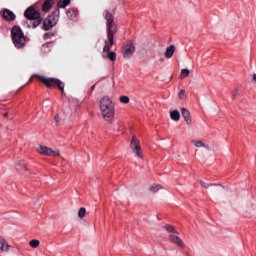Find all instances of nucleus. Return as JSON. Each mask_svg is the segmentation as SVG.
Returning <instances> with one entry per match:
<instances>
[{
    "instance_id": "f8f14e48",
    "label": "nucleus",
    "mask_w": 256,
    "mask_h": 256,
    "mask_svg": "<svg viewBox=\"0 0 256 256\" xmlns=\"http://www.w3.org/2000/svg\"><path fill=\"white\" fill-rule=\"evenodd\" d=\"M2 16L6 21H15V19H17L15 13L9 9H4Z\"/></svg>"
},
{
    "instance_id": "b1692460",
    "label": "nucleus",
    "mask_w": 256,
    "mask_h": 256,
    "mask_svg": "<svg viewBox=\"0 0 256 256\" xmlns=\"http://www.w3.org/2000/svg\"><path fill=\"white\" fill-rule=\"evenodd\" d=\"M119 101L120 103L127 105L129 104L130 99H129V96H120Z\"/></svg>"
},
{
    "instance_id": "0eeeda50",
    "label": "nucleus",
    "mask_w": 256,
    "mask_h": 256,
    "mask_svg": "<svg viewBox=\"0 0 256 256\" xmlns=\"http://www.w3.org/2000/svg\"><path fill=\"white\" fill-rule=\"evenodd\" d=\"M121 51L124 59H131L132 55L135 54V44H133V41L129 40L122 46Z\"/></svg>"
},
{
    "instance_id": "bb28decb",
    "label": "nucleus",
    "mask_w": 256,
    "mask_h": 256,
    "mask_svg": "<svg viewBox=\"0 0 256 256\" xmlns=\"http://www.w3.org/2000/svg\"><path fill=\"white\" fill-rule=\"evenodd\" d=\"M107 55L110 61H115V59H117V54L115 52H108Z\"/></svg>"
},
{
    "instance_id": "5701e85b",
    "label": "nucleus",
    "mask_w": 256,
    "mask_h": 256,
    "mask_svg": "<svg viewBox=\"0 0 256 256\" xmlns=\"http://www.w3.org/2000/svg\"><path fill=\"white\" fill-rule=\"evenodd\" d=\"M200 185L204 189H209V187H215V186H217L219 184H207V183L203 182V180H200Z\"/></svg>"
},
{
    "instance_id": "dca6fc26",
    "label": "nucleus",
    "mask_w": 256,
    "mask_h": 256,
    "mask_svg": "<svg viewBox=\"0 0 256 256\" xmlns=\"http://www.w3.org/2000/svg\"><path fill=\"white\" fill-rule=\"evenodd\" d=\"M170 119H172V121H179V119H181V114L179 113V110H173L172 112H170Z\"/></svg>"
},
{
    "instance_id": "473e14b6",
    "label": "nucleus",
    "mask_w": 256,
    "mask_h": 256,
    "mask_svg": "<svg viewBox=\"0 0 256 256\" xmlns=\"http://www.w3.org/2000/svg\"><path fill=\"white\" fill-rule=\"evenodd\" d=\"M91 91H95V85L91 87Z\"/></svg>"
},
{
    "instance_id": "f257e3e1",
    "label": "nucleus",
    "mask_w": 256,
    "mask_h": 256,
    "mask_svg": "<svg viewBox=\"0 0 256 256\" xmlns=\"http://www.w3.org/2000/svg\"><path fill=\"white\" fill-rule=\"evenodd\" d=\"M104 19L106 20V29H107V37L108 41H105V45L103 47V53H109L111 51V47L114 45V37L115 33H117V25L115 24V20L113 18V14L109 12V10H105Z\"/></svg>"
},
{
    "instance_id": "423d86ee",
    "label": "nucleus",
    "mask_w": 256,
    "mask_h": 256,
    "mask_svg": "<svg viewBox=\"0 0 256 256\" xmlns=\"http://www.w3.org/2000/svg\"><path fill=\"white\" fill-rule=\"evenodd\" d=\"M41 81L48 89L56 85L60 91H65V83L57 78H42Z\"/></svg>"
},
{
    "instance_id": "f704fd0d",
    "label": "nucleus",
    "mask_w": 256,
    "mask_h": 256,
    "mask_svg": "<svg viewBox=\"0 0 256 256\" xmlns=\"http://www.w3.org/2000/svg\"><path fill=\"white\" fill-rule=\"evenodd\" d=\"M102 79H105V77L101 78V80H100V81H102Z\"/></svg>"
},
{
    "instance_id": "72a5a7b5",
    "label": "nucleus",
    "mask_w": 256,
    "mask_h": 256,
    "mask_svg": "<svg viewBox=\"0 0 256 256\" xmlns=\"http://www.w3.org/2000/svg\"><path fill=\"white\" fill-rule=\"evenodd\" d=\"M8 116H9V114H8V113H5V114H4V117H8Z\"/></svg>"
},
{
    "instance_id": "9d476101",
    "label": "nucleus",
    "mask_w": 256,
    "mask_h": 256,
    "mask_svg": "<svg viewBox=\"0 0 256 256\" xmlns=\"http://www.w3.org/2000/svg\"><path fill=\"white\" fill-rule=\"evenodd\" d=\"M169 241L173 243V245H177V247H180L181 249H185V243H183V240L176 235H169Z\"/></svg>"
},
{
    "instance_id": "c85d7f7f",
    "label": "nucleus",
    "mask_w": 256,
    "mask_h": 256,
    "mask_svg": "<svg viewBox=\"0 0 256 256\" xmlns=\"http://www.w3.org/2000/svg\"><path fill=\"white\" fill-rule=\"evenodd\" d=\"M53 35H55V34L51 33V32H47L44 34V39H51V37H53Z\"/></svg>"
},
{
    "instance_id": "aec40b11",
    "label": "nucleus",
    "mask_w": 256,
    "mask_h": 256,
    "mask_svg": "<svg viewBox=\"0 0 256 256\" xmlns=\"http://www.w3.org/2000/svg\"><path fill=\"white\" fill-rule=\"evenodd\" d=\"M10 247L11 246L7 243V240H5L4 243L2 244V247H0L1 253H7V251H9Z\"/></svg>"
},
{
    "instance_id": "a878e982",
    "label": "nucleus",
    "mask_w": 256,
    "mask_h": 256,
    "mask_svg": "<svg viewBox=\"0 0 256 256\" xmlns=\"http://www.w3.org/2000/svg\"><path fill=\"white\" fill-rule=\"evenodd\" d=\"M161 189V185L159 184H154L150 187V191H152V193H157V191H159Z\"/></svg>"
},
{
    "instance_id": "20e7f679",
    "label": "nucleus",
    "mask_w": 256,
    "mask_h": 256,
    "mask_svg": "<svg viewBox=\"0 0 256 256\" xmlns=\"http://www.w3.org/2000/svg\"><path fill=\"white\" fill-rule=\"evenodd\" d=\"M11 38L16 49H23L27 43V38L25 37L23 30L17 25L13 26L11 29Z\"/></svg>"
},
{
    "instance_id": "ddd939ff",
    "label": "nucleus",
    "mask_w": 256,
    "mask_h": 256,
    "mask_svg": "<svg viewBox=\"0 0 256 256\" xmlns=\"http://www.w3.org/2000/svg\"><path fill=\"white\" fill-rule=\"evenodd\" d=\"M55 2L53 0H46L43 4H42V11L44 13H49V11H51V7H53V4Z\"/></svg>"
},
{
    "instance_id": "2eb2a0df",
    "label": "nucleus",
    "mask_w": 256,
    "mask_h": 256,
    "mask_svg": "<svg viewBox=\"0 0 256 256\" xmlns=\"http://www.w3.org/2000/svg\"><path fill=\"white\" fill-rule=\"evenodd\" d=\"M67 17L71 21H75L77 19V9H75V8L68 9Z\"/></svg>"
},
{
    "instance_id": "393cba45",
    "label": "nucleus",
    "mask_w": 256,
    "mask_h": 256,
    "mask_svg": "<svg viewBox=\"0 0 256 256\" xmlns=\"http://www.w3.org/2000/svg\"><path fill=\"white\" fill-rule=\"evenodd\" d=\"M192 143L194 147H197V148L205 147V143H203V141L194 140L192 141Z\"/></svg>"
},
{
    "instance_id": "4be33fe9",
    "label": "nucleus",
    "mask_w": 256,
    "mask_h": 256,
    "mask_svg": "<svg viewBox=\"0 0 256 256\" xmlns=\"http://www.w3.org/2000/svg\"><path fill=\"white\" fill-rule=\"evenodd\" d=\"M189 69L185 68V69H182L181 72H180V78L181 79H185V77H189Z\"/></svg>"
},
{
    "instance_id": "7ed1b4c3",
    "label": "nucleus",
    "mask_w": 256,
    "mask_h": 256,
    "mask_svg": "<svg viewBox=\"0 0 256 256\" xmlns=\"http://www.w3.org/2000/svg\"><path fill=\"white\" fill-rule=\"evenodd\" d=\"M24 17L30 21L28 27H32V29H37V27L43 23L41 13H39L33 6H30L25 10Z\"/></svg>"
},
{
    "instance_id": "6e6552de",
    "label": "nucleus",
    "mask_w": 256,
    "mask_h": 256,
    "mask_svg": "<svg viewBox=\"0 0 256 256\" xmlns=\"http://www.w3.org/2000/svg\"><path fill=\"white\" fill-rule=\"evenodd\" d=\"M130 149L133 153H135L136 157L143 159L141 155V145L139 144V140L136 137H133L130 143Z\"/></svg>"
},
{
    "instance_id": "2f4dec72",
    "label": "nucleus",
    "mask_w": 256,
    "mask_h": 256,
    "mask_svg": "<svg viewBox=\"0 0 256 256\" xmlns=\"http://www.w3.org/2000/svg\"><path fill=\"white\" fill-rule=\"evenodd\" d=\"M21 167H23L25 170H27V166H25V164H20Z\"/></svg>"
},
{
    "instance_id": "f03ea898",
    "label": "nucleus",
    "mask_w": 256,
    "mask_h": 256,
    "mask_svg": "<svg viewBox=\"0 0 256 256\" xmlns=\"http://www.w3.org/2000/svg\"><path fill=\"white\" fill-rule=\"evenodd\" d=\"M100 112L102 119L106 123H112L115 121V103H113V100L110 97L104 96L101 98Z\"/></svg>"
},
{
    "instance_id": "412c9836",
    "label": "nucleus",
    "mask_w": 256,
    "mask_h": 256,
    "mask_svg": "<svg viewBox=\"0 0 256 256\" xmlns=\"http://www.w3.org/2000/svg\"><path fill=\"white\" fill-rule=\"evenodd\" d=\"M85 215H87V209L85 208H80L79 211H78V217L79 219H83L85 218Z\"/></svg>"
},
{
    "instance_id": "1a4fd4ad",
    "label": "nucleus",
    "mask_w": 256,
    "mask_h": 256,
    "mask_svg": "<svg viewBox=\"0 0 256 256\" xmlns=\"http://www.w3.org/2000/svg\"><path fill=\"white\" fill-rule=\"evenodd\" d=\"M38 152L40 155H46L47 157H59V150H53L47 146H40Z\"/></svg>"
},
{
    "instance_id": "6ab92c4d",
    "label": "nucleus",
    "mask_w": 256,
    "mask_h": 256,
    "mask_svg": "<svg viewBox=\"0 0 256 256\" xmlns=\"http://www.w3.org/2000/svg\"><path fill=\"white\" fill-rule=\"evenodd\" d=\"M30 247H32V249H37V247H39V245H41V241L37 240V239H33L29 242Z\"/></svg>"
},
{
    "instance_id": "f3484780",
    "label": "nucleus",
    "mask_w": 256,
    "mask_h": 256,
    "mask_svg": "<svg viewBox=\"0 0 256 256\" xmlns=\"http://www.w3.org/2000/svg\"><path fill=\"white\" fill-rule=\"evenodd\" d=\"M70 4H71V0H59L57 7L59 9H65V7H67Z\"/></svg>"
},
{
    "instance_id": "39448f33",
    "label": "nucleus",
    "mask_w": 256,
    "mask_h": 256,
    "mask_svg": "<svg viewBox=\"0 0 256 256\" xmlns=\"http://www.w3.org/2000/svg\"><path fill=\"white\" fill-rule=\"evenodd\" d=\"M60 14L61 11L59 9H56L46 19L42 20L43 31H49L50 29H53V27H55V25H57V23L59 22Z\"/></svg>"
},
{
    "instance_id": "c756f323",
    "label": "nucleus",
    "mask_w": 256,
    "mask_h": 256,
    "mask_svg": "<svg viewBox=\"0 0 256 256\" xmlns=\"http://www.w3.org/2000/svg\"><path fill=\"white\" fill-rule=\"evenodd\" d=\"M179 98H180V99H185V90H181V91L179 92Z\"/></svg>"
},
{
    "instance_id": "4468645a",
    "label": "nucleus",
    "mask_w": 256,
    "mask_h": 256,
    "mask_svg": "<svg viewBox=\"0 0 256 256\" xmlns=\"http://www.w3.org/2000/svg\"><path fill=\"white\" fill-rule=\"evenodd\" d=\"M173 55H175V45H170L166 48L164 56L166 59H171Z\"/></svg>"
},
{
    "instance_id": "7c9ffc66",
    "label": "nucleus",
    "mask_w": 256,
    "mask_h": 256,
    "mask_svg": "<svg viewBox=\"0 0 256 256\" xmlns=\"http://www.w3.org/2000/svg\"><path fill=\"white\" fill-rule=\"evenodd\" d=\"M55 123H59L61 121V118L59 117V114H56L54 117Z\"/></svg>"
},
{
    "instance_id": "9b49d317",
    "label": "nucleus",
    "mask_w": 256,
    "mask_h": 256,
    "mask_svg": "<svg viewBox=\"0 0 256 256\" xmlns=\"http://www.w3.org/2000/svg\"><path fill=\"white\" fill-rule=\"evenodd\" d=\"M180 111L184 121L191 127V125H193V121L191 120V112H189L186 108H181Z\"/></svg>"
},
{
    "instance_id": "cd10ccee",
    "label": "nucleus",
    "mask_w": 256,
    "mask_h": 256,
    "mask_svg": "<svg viewBox=\"0 0 256 256\" xmlns=\"http://www.w3.org/2000/svg\"><path fill=\"white\" fill-rule=\"evenodd\" d=\"M238 95H239V89L236 88L235 92L232 94V101H235Z\"/></svg>"
},
{
    "instance_id": "a211bd4d",
    "label": "nucleus",
    "mask_w": 256,
    "mask_h": 256,
    "mask_svg": "<svg viewBox=\"0 0 256 256\" xmlns=\"http://www.w3.org/2000/svg\"><path fill=\"white\" fill-rule=\"evenodd\" d=\"M164 229H166L168 233H174V235H179V231H177V229H175V227L171 225L164 226Z\"/></svg>"
}]
</instances>
